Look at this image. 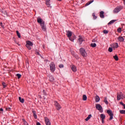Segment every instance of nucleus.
<instances>
[{"label": "nucleus", "mask_w": 125, "mask_h": 125, "mask_svg": "<svg viewBox=\"0 0 125 125\" xmlns=\"http://www.w3.org/2000/svg\"><path fill=\"white\" fill-rule=\"evenodd\" d=\"M125 96L123 93H120L117 95V100H121V99H124Z\"/></svg>", "instance_id": "obj_6"}, {"label": "nucleus", "mask_w": 125, "mask_h": 125, "mask_svg": "<svg viewBox=\"0 0 125 125\" xmlns=\"http://www.w3.org/2000/svg\"><path fill=\"white\" fill-rule=\"evenodd\" d=\"M90 45L92 47H96V43H92Z\"/></svg>", "instance_id": "obj_30"}, {"label": "nucleus", "mask_w": 125, "mask_h": 125, "mask_svg": "<svg viewBox=\"0 0 125 125\" xmlns=\"http://www.w3.org/2000/svg\"><path fill=\"white\" fill-rule=\"evenodd\" d=\"M11 108L10 107L6 108V111H9L10 110H11Z\"/></svg>", "instance_id": "obj_43"}, {"label": "nucleus", "mask_w": 125, "mask_h": 125, "mask_svg": "<svg viewBox=\"0 0 125 125\" xmlns=\"http://www.w3.org/2000/svg\"><path fill=\"white\" fill-rule=\"evenodd\" d=\"M59 67L60 68H63V67H64V65L63 64H60L59 65Z\"/></svg>", "instance_id": "obj_42"}, {"label": "nucleus", "mask_w": 125, "mask_h": 125, "mask_svg": "<svg viewBox=\"0 0 125 125\" xmlns=\"http://www.w3.org/2000/svg\"><path fill=\"white\" fill-rule=\"evenodd\" d=\"M1 24V23L0 22V25Z\"/></svg>", "instance_id": "obj_52"}, {"label": "nucleus", "mask_w": 125, "mask_h": 125, "mask_svg": "<svg viewBox=\"0 0 125 125\" xmlns=\"http://www.w3.org/2000/svg\"><path fill=\"white\" fill-rule=\"evenodd\" d=\"M33 116L35 119H37V114H36V112L33 111Z\"/></svg>", "instance_id": "obj_34"}, {"label": "nucleus", "mask_w": 125, "mask_h": 125, "mask_svg": "<svg viewBox=\"0 0 125 125\" xmlns=\"http://www.w3.org/2000/svg\"><path fill=\"white\" fill-rule=\"evenodd\" d=\"M91 114L89 115L88 117L85 119V121H86V122H87V121L91 119Z\"/></svg>", "instance_id": "obj_20"}, {"label": "nucleus", "mask_w": 125, "mask_h": 125, "mask_svg": "<svg viewBox=\"0 0 125 125\" xmlns=\"http://www.w3.org/2000/svg\"><path fill=\"white\" fill-rule=\"evenodd\" d=\"M107 113L109 115V116H110L109 120L110 121H111V120H113V118L114 117V114H113L112 110H107Z\"/></svg>", "instance_id": "obj_4"}, {"label": "nucleus", "mask_w": 125, "mask_h": 125, "mask_svg": "<svg viewBox=\"0 0 125 125\" xmlns=\"http://www.w3.org/2000/svg\"><path fill=\"white\" fill-rule=\"evenodd\" d=\"M37 22L38 23H39L40 25H42V24L44 23V21H43V20H42V19L41 17H38L37 18Z\"/></svg>", "instance_id": "obj_7"}, {"label": "nucleus", "mask_w": 125, "mask_h": 125, "mask_svg": "<svg viewBox=\"0 0 125 125\" xmlns=\"http://www.w3.org/2000/svg\"><path fill=\"white\" fill-rule=\"evenodd\" d=\"M120 114H123L124 115H125V110H120Z\"/></svg>", "instance_id": "obj_31"}, {"label": "nucleus", "mask_w": 125, "mask_h": 125, "mask_svg": "<svg viewBox=\"0 0 125 125\" xmlns=\"http://www.w3.org/2000/svg\"><path fill=\"white\" fill-rule=\"evenodd\" d=\"M108 51L109 52H112V51H113V48H112V47H109L108 48Z\"/></svg>", "instance_id": "obj_37"}, {"label": "nucleus", "mask_w": 125, "mask_h": 125, "mask_svg": "<svg viewBox=\"0 0 125 125\" xmlns=\"http://www.w3.org/2000/svg\"><path fill=\"white\" fill-rule=\"evenodd\" d=\"M17 35L18 38H21V35H20V33H19V32L18 31H17Z\"/></svg>", "instance_id": "obj_33"}, {"label": "nucleus", "mask_w": 125, "mask_h": 125, "mask_svg": "<svg viewBox=\"0 0 125 125\" xmlns=\"http://www.w3.org/2000/svg\"><path fill=\"white\" fill-rule=\"evenodd\" d=\"M2 84L3 86V87H6V84H5V83L2 82Z\"/></svg>", "instance_id": "obj_39"}, {"label": "nucleus", "mask_w": 125, "mask_h": 125, "mask_svg": "<svg viewBox=\"0 0 125 125\" xmlns=\"http://www.w3.org/2000/svg\"><path fill=\"white\" fill-rule=\"evenodd\" d=\"M113 58L116 60V61H118L119 60V58L118 57V55H116L113 56Z\"/></svg>", "instance_id": "obj_27"}, {"label": "nucleus", "mask_w": 125, "mask_h": 125, "mask_svg": "<svg viewBox=\"0 0 125 125\" xmlns=\"http://www.w3.org/2000/svg\"><path fill=\"white\" fill-rule=\"evenodd\" d=\"M50 70L52 72V73H53L54 71H55V64H54V62H52L50 64Z\"/></svg>", "instance_id": "obj_2"}, {"label": "nucleus", "mask_w": 125, "mask_h": 125, "mask_svg": "<svg viewBox=\"0 0 125 125\" xmlns=\"http://www.w3.org/2000/svg\"><path fill=\"white\" fill-rule=\"evenodd\" d=\"M87 99V97H86V95H83V101H86Z\"/></svg>", "instance_id": "obj_21"}, {"label": "nucleus", "mask_w": 125, "mask_h": 125, "mask_svg": "<svg viewBox=\"0 0 125 125\" xmlns=\"http://www.w3.org/2000/svg\"><path fill=\"white\" fill-rule=\"evenodd\" d=\"M44 121L46 125H51V123H50V121L49 120V119H48V118L45 117Z\"/></svg>", "instance_id": "obj_8"}, {"label": "nucleus", "mask_w": 125, "mask_h": 125, "mask_svg": "<svg viewBox=\"0 0 125 125\" xmlns=\"http://www.w3.org/2000/svg\"><path fill=\"white\" fill-rule=\"evenodd\" d=\"M78 41L79 42V44H82V42H83V38H82V37L79 36Z\"/></svg>", "instance_id": "obj_13"}, {"label": "nucleus", "mask_w": 125, "mask_h": 125, "mask_svg": "<svg viewBox=\"0 0 125 125\" xmlns=\"http://www.w3.org/2000/svg\"><path fill=\"white\" fill-rule=\"evenodd\" d=\"M96 102H99L100 101V98L98 96H96L95 97Z\"/></svg>", "instance_id": "obj_19"}, {"label": "nucleus", "mask_w": 125, "mask_h": 125, "mask_svg": "<svg viewBox=\"0 0 125 125\" xmlns=\"http://www.w3.org/2000/svg\"><path fill=\"white\" fill-rule=\"evenodd\" d=\"M103 33L104 34H108V33H109V31H108V30H104L103 31Z\"/></svg>", "instance_id": "obj_36"}, {"label": "nucleus", "mask_w": 125, "mask_h": 125, "mask_svg": "<svg viewBox=\"0 0 125 125\" xmlns=\"http://www.w3.org/2000/svg\"><path fill=\"white\" fill-rule=\"evenodd\" d=\"M102 124H104V119H102Z\"/></svg>", "instance_id": "obj_46"}, {"label": "nucleus", "mask_w": 125, "mask_h": 125, "mask_svg": "<svg viewBox=\"0 0 125 125\" xmlns=\"http://www.w3.org/2000/svg\"><path fill=\"white\" fill-rule=\"evenodd\" d=\"M71 70H72L73 72H77V67L75 65H72L71 66Z\"/></svg>", "instance_id": "obj_14"}, {"label": "nucleus", "mask_w": 125, "mask_h": 125, "mask_svg": "<svg viewBox=\"0 0 125 125\" xmlns=\"http://www.w3.org/2000/svg\"><path fill=\"white\" fill-rule=\"evenodd\" d=\"M111 46L113 48H118L119 47V44L118 43H114L111 44Z\"/></svg>", "instance_id": "obj_10"}, {"label": "nucleus", "mask_w": 125, "mask_h": 125, "mask_svg": "<svg viewBox=\"0 0 125 125\" xmlns=\"http://www.w3.org/2000/svg\"><path fill=\"white\" fill-rule=\"evenodd\" d=\"M69 40H70V41H71V42H74V39H72L71 38V37H70V38H69Z\"/></svg>", "instance_id": "obj_44"}, {"label": "nucleus", "mask_w": 125, "mask_h": 125, "mask_svg": "<svg viewBox=\"0 0 125 125\" xmlns=\"http://www.w3.org/2000/svg\"><path fill=\"white\" fill-rule=\"evenodd\" d=\"M37 125H41V123H40V122H38L37 123Z\"/></svg>", "instance_id": "obj_47"}, {"label": "nucleus", "mask_w": 125, "mask_h": 125, "mask_svg": "<svg viewBox=\"0 0 125 125\" xmlns=\"http://www.w3.org/2000/svg\"><path fill=\"white\" fill-rule=\"evenodd\" d=\"M122 9L120 7H117L115 8L113 11L114 13H118V12H120L121 11V10Z\"/></svg>", "instance_id": "obj_9"}, {"label": "nucleus", "mask_w": 125, "mask_h": 125, "mask_svg": "<svg viewBox=\"0 0 125 125\" xmlns=\"http://www.w3.org/2000/svg\"><path fill=\"white\" fill-rule=\"evenodd\" d=\"M50 1V0H46V4L47 5H48V7H49V6H50V4H49Z\"/></svg>", "instance_id": "obj_25"}, {"label": "nucleus", "mask_w": 125, "mask_h": 125, "mask_svg": "<svg viewBox=\"0 0 125 125\" xmlns=\"http://www.w3.org/2000/svg\"><path fill=\"white\" fill-rule=\"evenodd\" d=\"M66 35H67L68 38H69V39H70V38H71V37H72V32H71L70 31H66Z\"/></svg>", "instance_id": "obj_12"}, {"label": "nucleus", "mask_w": 125, "mask_h": 125, "mask_svg": "<svg viewBox=\"0 0 125 125\" xmlns=\"http://www.w3.org/2000/svg\"><path fill=\"white\" fill-rule=\"evenodd\" d=\"M100 16L101 18H104V12L101 11L100 14Z\"/></svg>", "instance_id": "obj_18"}, {"label": "nucleus", "mask_w": 125, "mask_h": 125, "mask_svg": "<svg viewBox=\"0 0 125 125\" xmlns=\"http://www.w3.org/2000/svg\"><path fill=\"white\" fill-rule=\"evenodd\" d=\"M41 28L42 30V31H43L44 32H45L46 31V27H45V25H44V23L41 24Z\"/></svg>", "instance_id": "obj_11"}, {"label": "nucleus", "mask_w": 125, "mask_h": 125, "mask_svg": "<svg viewBox=\"0 0 125 125\" xmlns=\"http://www.w3.org/2000/svg\"><path fill=\"white\" fill-rule=\"evenodd\" d=\"M22 122H23V124L25 125H28V123H27V122H26V121L25 120V119H22Z\"/></svg>", "instance_id": "obj_32"}, {"label": "nucleus", "mask_w": 125, "mask_h": 125, "mask_svg": "<svg viewBox=\"0 0 125 125\" xmlns=\"http://www.w3.org/2000/svg\"><path fill=\"white\" fill-rule=\"evenodd\" d=\"M0 111H1V112H3V109H2V108H0Z\"/></svg>", "instance_id": "obj_48"}, {"label": "nucleus", "mask_w": 125, "mask_h": 125, "mask_svg": "<svg viewBox=\"0 0 125 125\" xmlns=\"http://www.w3.org/2000/svg\"><path fill=\"white\" fill-rule=\"evenodd\" d=\"M17 77H18V79H20L21 78V74H17Z\"/></svg>", "instance_id": "obj_38"}, {"label": "nucleus", "mask_w": 125, "mask_h": 125, "mask_svg": "<svg viewBox=\"0 0 125 125\" xmlns=\"http://www.w3.org/2000/svg\"><path fill=\"white\" fill-rule=\"evenodd\" d=\"M120 104L122 105V106H124V105L125 104L123 102H120Z\"/></svg>", "instance_id": "obj_45"}, {"label": "nucleus", "mask_w": 125, "mask_h": 125, "mask_svg": "<svg viewBox=\"0 0 125 125\" xmlns=\"http://www.w3.org/2000/svg\"><path fill=\"white\" fill-rule=\"evenodd\" d=\"M26 47H27L28 49H31V47L30 46V45L26 44Z\"/></svg>", "instance_id": "obj_41"}, {"label": "nucleus", "mask_w": 125, "mask_h": 125, "mask_svg": "<svg viewBox=\"0 0 125 125\" xmlns=\"http://www.w3.org/2000/svg\"><path fill=\"white\" fill-rule=\"evenodd\" d=\"M124 1H125V0H124Z\"/></svg>", "instance_id": "obj_53"}, {"label": "nucleus", "mask_w": 125, "mask_h": 125, "mask_svg": "<svg viewBox=\"0 0 125 125\" xmlns=\"http://www.w3.org/2000/svg\"><path fill=\"white\" fill-rule=\"evenodd\" d=\"M59 0V1H61V0Z\"/></svg>", "instance_id": "obj_49"}, {"label": "nucleus", "mask_w": 125, "mask_h": 125, "mask_svg": "<svg viewBox=\"0 0 125 125\" xmlns=\"http://www.w3.org/2000/svg\"><path fill=\"white\" fill-rule=\"evenodd\" d=\"M94 0H91L89 2H87V3H86L85 5L86 6H87V5H89V4H90L91 3H92V2H93Z\"/></svg>", "instance_id": "obj_29"}, {"label": "nucleus", "mask_w": 125, "mask_h": 125, "mask_svg": "<svg viewBox=\"0 0 125 125\" xmlns=\"http://www.w3.org/2000/svg\"><path fill=\"white\" fill-rule=\"evenodd\" d=\"M118 40L119 42H124L125 41V39L123 38L122 37H119L118 38Z\"/></svg>", "instance_id": "obj_17"}, {"label": "nucleus", "mask_w": 125, "mask_h": 125, "mask_svg": "<svg viewBox=\"0 0 125 125\" xmlns=\"http://www.w3.org/2000/svg\"><path fill=\"white\" fill-rule=\"evenodd\" d=\"M26 45H30V46H33V43L31 41L26 42Z\"/></svg>", "instance_id": "obj_16"}, {"label": "nucleus", "mask_w": 125, "mask_h": 125, "mask_svg": "<svg viewBox=\"0 0 125 125\" xmlns=\"http://www.w3.org/2000/svg\"><path fill=\"white\" fill-rule=\"evenodd\" d=\"M19 100L21 103H24V99H22L21 97H19Z\"/></svg>", "instance_id": "obj_24"}, {"label": "nucleus", "mask_w": 125, "mask_h": 125, "mask_svg": "<svg viewBox=\"0 0 125 125\" xmlns=\"http://www.w3.org/2000/svg\"><path fill=\"white\" fill-rule=\"evenodd\" d=\"M49 81L50 82H53V81H54V78H53V76H49Z\"/></svg>", "instance_id": "obj_26"}, {"label": "nucleus", "mask_w": 125, "mask_h": 125, "mask_svg": "<svg viewBox=\"0 0 125 125\" xmlns=\"http://www.w3.org/2000/svg\"><path fill=\"white\" fill-rule=\"evenodd\" d=\"M116 21H117V20H111L108 23V25H111V24H114Z\"/></svg>", "instance_id": "obj_15"}, {"label": "nucleus", "mask_w": 125, "mask_h": 125, "mask_svg": "<svg viewBox=\"0 0 125 125\" xmlns=\"http://www.w3.org/2000/svg\"><path fill=\"white\" fill-rule=\"evenodd\" d=\"M101 118L102 120H105V118H106V116L104 114H101Z\"/></svg>", "instance_id": "obj_22"}, {"label": "nucleus", "mask_w": 125, "mask_h": 125, "mask_svg": "<svg viewBox=\"0 0 125 125\" xmlns=\"http://www.w3.org/2000/svg\"><path fill=\"white\" fill-rule=\"evenodd\" d=\"M117 32L118 33H121L122 32V28H119L118 29H117Z\"/></svg>", "instance_id": "obj_35"}, {"label": "nucleus", "mask_w": 125, "mask_h": 125, "mask_svg": "<svg viewBox=\"0 0 125 125\" xmlns=\"http://www.w3.org/2000/svg\"><path fill=\"white\" fill-rule=\"evenodd\" d=\"M43 92H44V90H43Z\"/></svg>", "instance_id": "obj_51"}, {"label": "nucleus", "mask_w": 125, "mask_h": 125, "mask_svg": "<svg viewBox=\"0 0 125 125\" xmlns=\"http://www.w3.org/2000/svg\"><path fill=\"white\" fill-rule=\"evenodd\" d=\"M104 103H105V104H106V105H108V104H109V103L108 102V101L107 100L106 97L104 98Z\"/></svg>", "instance_id": "obj_28"}, {"label": "nucleus", "mask_w": 125, "mask_h": 125, "mask_svg": "<svg viewBox=\"0 0 125 125\" xmlns=\"http://www.w3.org/2000/svg\"><path fill=\"white\" fill-rule=\"evenodd\" d=\"M92 16H93L94 19H96V18H97V17L95 16V14L93 13L92 14Z\"/></svg>", "instance_id": "obj_40"}, {"label": "nucleus", "mask_w": 125, "mask_h": 125, "mask_svg": "<svg viewBox=\"0 0 125 125\" xmlns=\"http://www.w3.org/2000/svg\"><path fill=\"white\" fill-rule=\"evenodd\" d=\"M2 15L4 16V17H5V16H7V13L6 11H4V12H2Z\"/></svg>", "instance_id": "obj_23"}, {"label": "nucleus", "mask_w": 125, "mask_h": 125, "mask_svg": "<svg viewBox=\"0 0 125 125\" xmlns=\"http://www.w3.org/2000/svg\"><path fill=\"white\" fill-rule=\"evenodd\" d=\"M80 53L83 57H87V53L85 51V49L83 48H81L80 49Z\"/></svg>", "instance_id": "obj_1"}, {"label": "nucleus", "mask_w": 125, "mask_h": 125, "mask_svg": "<svg viewBox=\"0 0 125 125\" xmlns=\"http://www.w3.org/2000/svg\"><path fill=\"white\" fill-rule=\"evenodd\" d=\"M96 108L100 112V113H103V108L102 107L101 105H100V104H96Z\"/></svg>", "instance_id": "obj_3"}, {"label": "nucleus", "mask_w": 125, "mask_h": 125, "mask_svg": "<svg viewBox=\"0 0 125 125\" xmlns=\"http://www.w3.org/2000/svg\"><path fill=\"white\" fill-rule=\"evenodd\" d=\"M124 4L125 5V1H124Z\"/></svg>", "instance_id": "obj_50"}, {"label": "nucleus", "mask_w": 125, "mask_h": 125, "mask_svg": "<svg viewBox=\"0 0 125 125\" xmlns=\"http://www.w3.org/2000/svg\"><path fill=\"white\" fill-rule=\"evenodd\" d=\"M54 103L57 110H60V109L62 108V107H61V105L57 101H55Z\"/></svg>", "instance_id": "obj_5"}]
</instances>
